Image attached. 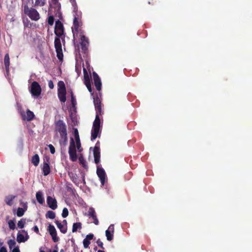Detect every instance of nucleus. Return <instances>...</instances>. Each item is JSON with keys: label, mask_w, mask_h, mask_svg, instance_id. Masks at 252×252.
I'll use <instances>...</instances> for the list:
<instances>
[{"label": "nucleus", "mask_w": 252, "mask_h": 252, "mask_svg": "<svg viewBox=\"0 0 252 252\" xmlns=\"http://www.w3.org/2000/svg\"><path fill=\"white\" fill-rule=\"evenodd\" d=\"M62 224L67 226V221L65 220H64L62 222Z\"/></svg>", "instance_id": "54"}, {"label": "nucleus", "mask_w": 252, "mask_h": 252, "mask_svg": "<svg viewBox=\"0 0 252 252\" xmlns=\"http://www.w3.org/2000/svg\"><path fill=\"white\" fill-rule=\"evenodd\" d=\"M44 4H45L44 0H36L35 3V5L42 6L44 5Z\"/></svg>", "instance_id": "37"}, {"label": "nucleus", "mask_w": 252, "mask_h": 252, "mask_svg": "<svg viewBox=\"0 0 252 252\" xmlns=\"http://www.w3.org/2000/svg\"><path fill=\"white\" fill-rule=\"evenodd\" d=\"M34 117L33 113L29 110H28L26 112V114L22 115L23 120L30 121L32 120Z\"/></svg>", "instance_id": "19"}, {"label": "nucleus", "mask_w": 252, "mask_h": 252, "mask_svg": "<svg viewBox=\"0 0 252 252\" xmlns=\"http://www.w3.org/2000/svg\"><path fill=\"white\" fill-rule=\"evenodd\" d=\"M51 237H52V238L53 241L54 242H57L59 241V237L57 236V233H54V234H51Z\"/></svg>", "instance_id": "41"}, {"label": "nucleus", "mask_w": 252, "mask_h": 252, "mask_svg": "<svg viewBox=\"0 0 252 252\" xmlns=\"http://www.w3.org/2000/svg\"><path fill=\"white\" fill-rule=\"evenodd\" d=\"M67 143V135L61 136L60 143L61 146L65 147Z\"/></svg>", "instance_id": "25"}, {"label": "nucleus", "mask_w": 252, "mask_h": 252, "mask_svg": "<svg viewBox=\"0 0 252 252\" xmlns=\"http://www.w3.org/2000/svg\"><path fill=\"white\" fill-rule=\"evenodd\" d=\"M94 238V235L93 234H89L87 235L85 239H87V240H89V241L92 240Z\"/></svg>", "instance_id": "47"}, {"label": "nucleus", "mask_w": 252, "mask_h": 252, "mask_svg": "<svg viewBox=\"0 0 252 252\" xmlns=\"http://www.w3.org/2000/svg\"><path fill=\"white\" fill-rule=\"evenodd\" d=\"M26 223V219H22L18 222V227L20 228H23Z\"/></svg>", "instance_id": "32"}, {"label": "nucleus", "mask_w": 252, "mask_h": 252, "mask_svg": "<svg viewBox=\"0 0 252 252\" xmlns=\"http://www.w3.org/2000/svg\"><path fill=\"white\" fill-rule=\"evenodd\" d=\"M32 164L35 166L38 165L39 162V157L37 154H35L32 157Z\"/></svg>", "instance_id": "28"}, {"label": "nucleus", "mask_w": 252, "mask_h": 252, "mask_svg": "<svg viewBox=\"0 0 252 252\" xmlns=\"http://www.w3.org/2000/svg\"><path fill=\"white\" fill-rule=\"evenodd\" d=\"M78 34H79L82 49L85 51L87 50V47L89 44L88 39L85 36L82 32H80Z\"/></svg>", "instance_id": "11"}, {"label": "nucleus", "mask_w": 252, "mask_h": 252, "mask_svg": "<svg viewBox=\"0 0 252 252\" xmlns=\"http://www.w3.org/2000/svg\"><path fill=\"white\" fill-rule=\"evenodd\" d=\"M83 243L84 247L85 249H87L89 248V246L90 244V241H89V240H87V239L85 238L83 240Z\"/></svg>", "instance_id": "38"}, {"label": "nucleus", "mask_w": 252, "mask_h": 252, "mask_svg": "<svg viewBox=\"0 0 252 252\" xmlns=\"http://www.w3.org/2000/svg\"><path fill=\"white\" fill-rule=\"evenodd\" d=\"M21 204L22 205L23 208L19 207L17 209V216L19 217L23 216L28 208L27 203L21 202Z\"/></svg>", "instance_id": "16"}, {"label": "nucleus", "mask_w": 252, "mask_h": 252, "mask_svg": "<svg viewBox=\"0 0 252 252\" xmlns=\"http://www.w3.org/2000/svg\"><path fill=\"white\" fill-rule=\"evenodd\" d=\"M94 85L97 90L100 91L101 89V82L100 78L96 73L94 72L93 73Z\"/></svg>", "instance_id": "12"}, {"label": "nucleus", "mask_w": 252, "mask_h": 252, "mask_svg": "<svg viewBox=\"0 0 252 252\" xmlns=\"http://www.w3.org/2000/svg\"><path fill=\"white\" fill-rule=\"evenodd\" d=\"M52 252H58L57 250H54Z\"/></svg>", "instance_id": "60"}, {"label": "nucleus", "mask_w": 252, "mask_h": 252, "mask_svg": "<svg viewBox=\"0 0 252 252\" xmlns=\"http://www.w3.org/2000/svg\"><path fill=\"white\" fill-rule=\"evenodd\" d=\"M96 173L100 179L101 185L104 186L105 182L107 181V176L104 170L102 167L98 166L97 167Z\"/></svg>", "instance_id": "7"}, {"label": "nucleus", "mask_w": 252, "mask_h": 252, "mask_svg": "<svg viewBox=\"0 0 252 252\" xmlns=\"http://www.w3.org/2000/svg\"><path fill=\"white\" fill-rule=\"evenodd\" d=\"M74 7V11L77 10V3L75 0H69Z\"/></svg>", "instance_id": "43"}, {"label": "nucleus", "mask_w": 252, "mask_h": 252, "mask_svg": "<svg viewBox=\"0 0 252 252\" xmlns=\"http://www.w3.org/2000/svg\"><path fill=\"white\" fill-rule=\"evenodd\" d=\"M58 96L62 102H65L66 101V90H58Z\"/></svg>", "instance_id": "18"}, {"label": "nucleus", "mask_w": 252, "mask_h": 252, "mask_svg": "<svg viewBox=\"0 0 252 252\" xmlns=\"http://www.w3.org/2000/svg\"><path fill=\"white\" fill-rule=\"evenodd\" d=\"M68 215V211L66 208H64L63 210L62 216L63 218H66Z\"/></svg>", "instance_id": "40"}, {"label": "nucleus", "mask_w": 252, "mask_h": 252, "mask_svg": "<svg viewBox=\"0 0 252 252\" xmlns=\"http://www.w3.org/2000/svg\"><path fill=\"white\" fill-rule=\"evenodd\" d=\"M55 216V213L52 211H48L46 214V217L51 219H54Z\"/></svg>", "instance_id": "31"}, {"label": "nucleus", "mask_w": 252, "mask_h": 252, "mask_svg": "<svg viewBox=\"0 0 252 252\" xmlns=\"http://www.w3.org/2000/svg\"><path fill=\"white\" fill-rule=\"evenodd\" d=\"M47 203L49 207L53 210H55L57 208V201L55 198L49 196H48L47 197Z\"/></svg>", "instance_id": "14"}, {"label": "nucleus", "mask_w": 252, "mask_h": 252, "mask_svg": "<svg viewBox=\"0 0 252 252\" xmlns=\"http://www.w3.org/2000/svg\"><path fill=\"white\" fill-rule=\"evenodd\" d=\"M83 72L84 75V82L86 86H87L88 83H89V84H91L90 79L89 75L88 74L87 71L85 68H83Z\"/></svg>", "instance_id": "27"}, {"label": "nucleus", "mask_w": 252, "mask_h": 252, "mask_svg": "<svg viewBox=\"0 0 252 252\" xmlns=\"http://www.w3.org/2000/svg\"><path fill=\"white\" fill-rule=\"evenodd\" d=\"M42 169L44 176H47L50 173V168L49 163L47 162H44Z\"/></svg>", "instance_id": "22"}, {"label": "nucleus", "mask_w": 252, "mask_h": 252, "mask_svg": "<svg viewBox=\"0 0 252 252\" xmlns=\"http://www.w3.org/2000/svg\"><path fill=\"white\" fill-rule=\"evenodd\" d=\"M55 223L58 227V228L60 229L61 232L63 234L65 233L67 231V226L62 224V222H60L58 220H56Z\"/></svg>", "instance_id": "23"}, {"label": "nucleus", "mask_w": 252, "mask_h": 252, "mask_svg": "<svg viewBox=\"0 0 252 252\" xmlns=\"http://www.w3.org/2000/svg\"><path fill=\"white\" fill-rule=\"evenodd\" d=\"M114 232V225L111 224L105 231V235L108 241H111L113 238V234Z\"/></svg>", "instance_id": "13"}, {"label": "nucleus", "mask_w": 252, "mask_h": 252, "mask_svg": "<svg viewBox=\"0 0 252 252\" xmlns=\"http://www.w3.org/2000/svg\"><path fill=\"white\" fill-rule=\"evenodd\" d=\"M48 86L50 89H52L54 88V84L52 81L50 80L48 82Z\"/></svg>", "instance_id": "48"}, {"label": "nucleus", "mask_w": 252, "mask_h": 252, "mask_svg": "<svg viewBox=\"0 0 252 252\" xmlns=\"http://www.w3.org/2000/svg\"><path fill=\"white\" fill-rule=\"evenodd\" d=\"M82 228V224L81 222H76L73 224L72 226V232H76L78 229H81Z\"/></svg>", "instance_id": "29"}, {"label": "nucleus", "mask_w": 252, "mask_h": 252, "mask_svg": "<svg viewBox=\"0 0 252 252\" xmlns=\"http://www.w3.org/2000/svg\"><path fill=\"white\" fill-rule=\"evenodd\" d=\"M32 229L36 233H39V229H38V227H37V226L35 225Z\"/></svg>", "instance_id": "49"}, {"label": "nucleus", "mask_w": 252, "mask_h": 252, "mask_svg": "<svg viewBox=\"0 0 252 252\" xmlns=\"http://www.w3.org/2000/svg\"><path fill=\"white\" fill-rule=\"evenodd\" d=\"M61 37L56 36L55 38V47L57 53V56L60 61H62L63 59V53L61 42Z\"/></svg>", "instance_id": "5"}, {"label": "nucleus", "mask_w": 252, "mask_h": 252, "mask_svg": "<svg viewBox=\"0 0 252 252\" xmlns=\"http://www.w3.org/2000/svg\"><path fill=\"white\" fill-rule=\"evenodd\" d=\"M36 198L37 201L40 203L42 204L44 201L42 193L41 191H38L36 193Z\"/></svg>", "instance_id": "26"}, {"label": "nucleus", "mask_w": 252, "mask_h": 252, "mask_svg": "<svg viewBox=\"0 0 252 252\" xmlns=\"http://www.w3.org/2000/svg\"><path fill=\"white\" fill-rule=\"evenodd\" d=\"M12 252H20V250L18 247L14 248Z\"/></svg>", "instance_id": "53"}, {"label": "nucleus", "mask_w": 252, "mask_h": 252, "mask_svg": "<svg viewBox=\"0 0 252 252\" xmlns=\"http://www.w3.org/2000/svg\"><path fill=\"white\" fill-rule=\"evenodd\" d=\"M88 215L93 218L94 220V223L95 225L98 224V220L96 218L95 212L94 208H90L88 211Z\"/></svg>", "instance_id": "17"}, {"label": "nucleus", "mask_w": 252, "mask_h": 252, "mask_svg": "<svg viewBox=\"0 0 252 252\" xmlns=\"http://www.w3.org/2000/svg\"><path fill=\"white\" fill-rule=\"evenodd\" d=\"M94 103L96 111V116L91 131V140L92 141L96 139L99 133L100 120L99 115L101 114V101L97 96L94 98Z\"/></svg>", "instance_id": "1"}, {"label": "nucleus", "mask_w": 252, "mask_h": 252, "mask_svg": "<svg viewBox=\"0 0 252 252\" xmlns=\"http://www.w3.org/2000/svg\"><path fill=\"white\" fill-rule=\"evenodd\" d=\"M54 19L53 16H49L48 19V23L49 25L52 26L53 25Z\"/></svg>", "instance_id": "42"}, {"label": "nucleus", "mask_w": 252, "mask_h": 252, "mask_svg": "<svg viewBox=\"0 0 252 252\" xmlns=\"http://www.w3.org/2000/svg\"><path fill=\"white\" fill-rule=\"evenodd\" d=\"M8 224L10 229L14 230L15 228V223L13 220H9L8 221Z\"/></svg>", "instance_id": "35"}, {"label": "nucleus", "mask_w": 252, "mask_h": 252, "mask_svg": "<svg viewBox=\"0 0 252 252\" xmlns=\"http://www.w3.org/2000/svg\"><path fill=\"white\" fill-rule=\"evenodd\" d=\"M55 33L56 36L61 37L63 33V27L60 21L56 22L55 27Z\"/></svg>", "instance_id": "8"}, {"label": "nucleus", "mask_w": 252, "mask_h": 252, "mask_svg": "<svg viewBox=\"0 0 252 252\" xmlns=\"http://www.w3.org/2000/svg\"><path fill=\"white\" fill-rule=\"evenodd\" d=\"M48 230L50 235L57 233L55 227L52 224H49Z\"/></svg>", "instance_id": "33"}, {"label": "nucleus", "mask_w": 252, "mask_h": 252, "mask_svg": "<svg viewBox=\"0 0 252 252\" xmlns=\"http://www.w3.org/2000/svg\"><path fill=\"white\" fill-rule=\"evenodd\" d=\"M24 13L32 20L37 21L40 17L38 12L34 8H29L28 6H24Z\"/></svg>", "instance_id": "3"}, {"label": "nucleus", "mask_w": 252, "mask_h": 252, "mask_svg": "<svg viewBox=\"0 0 252 252\" xmlns=\"http://www.w3.org/2000/svg\"><path fill=\"white\" fill-rule=\"evenodd\" d=\"M60 252H64L63 249L61 250Z\"/></svg>", "instance_id": "59"}, {"label": "nucleus", "mask_w": 252, "mask_h": 252, "mask_svg": "<svg viewBox=\"0 0 252 252\" xmlns=\"http://www.w3.org/2000/svg\"><path fill=\"white\" fill-rule=\"evenodd\" d=\"M3 245V242H1L0 240V247H1Z\"/></svg>", "instance_id": "57"}, {"label": "nucleus", "mask_w": 252, "mask_h": 252, "mask_svg": "<svg viewBox=\"0 0 252 252\" xmlns=\"http://www.w3.org/2000/svg\"><path fill=\"white\" fill-rule=\"evenodd\" d=\"M9 57L8 54H6L5 55L4 62V65L6 70V72H8L9 71V66L10 64L9 61Z\"/></svg>", "instance_id": "24"}, {"label": "nucleus", "mask_w": 252, "mask_h": 252, "mask_svg": "<svg viewBox=\"0 0 252 252\" xmlns=\"http://www.w3.org/2000/svg\"><path fill=\"white\" fill-rule=\"evenodd\" d=\"M75 143H76V145H75L76 148H77L78 149L79 152H81L82 151V149H81V145L80 141L75 142Z\"/></svg>", "instance_id": "44"}, {"label": "nucleus", "mask_w": 252, "mask_h": 252, "mask_svg": "<svg viewBox=\"0 0 252 252\" xmlns=\"http://www.w3.org/2000/svg\"><path fill=\"white\" fill-rule=\"evenodd\" d=\"M96 243L99 247H100L102 249H104L103 243L100 241L99 239L97 240Z\"/></svg>", "instance_id": "46"}, {"label": "nucleus", "mask_w": 252, "mask_h": 252, "mask_svg": "<svg viewBox=\"0 0 252 252\" xmlns=\"http://www.w3.org/2000/svg\"><path fill=\"white\" fill-rule=\"evenodd\" d=\"M40 252H45L43 251H40Z\"/></svg>", "instance_id": "61"}, {"label": "nucleus", "mask_w": 252, "mask_h": 252, "mask_svg": "<svg viewBox=\"0 0 252 252\" xmlns=\"http://www.w3.org/2000/svg\"><path fill=\"white\" fill-rule=\"evenodd\" d=\"M83 183L85 184V177H84V175L83 176Z\"/></svg>", "instance_id": "56"}, {"label": "nucleus", "mask_w": 252, "mask_h": 252, "mask_svg": "<svg viewBox=\"0 0 252 252\" xmlns=\"http://www.w3.org/2000/svg\"><path fill=\"white\" fill-rule=\"evenodd\" d=\"M74 136H76L77 135H79V132L77 128H75L74 129Z\"/></svg>", "instance_id": "50"}, {"label": "nucleus", "mask_w": 252, "mask_h": 252, "mask_svg": "<svg viewBox=\"0 0 252 252\" xmlns=\"http://www.w3.org/2000/svg\"><path fill=\"white\" fill-rule=\"evenodd\" d=\"M79 26V25L78 19L75 17L73 20V27L72 28L74 39H75L76 36H78V33L80 32L78 30Z\"/></svg>", "instance_id": "9"}, {"label": "nucleus", "mask_w": 252, "mask_h": 252, "mask_svg": "<svg viewBox=\"0 0 252 252\" xmlns=\"http://www.w3.org/2000/svg\"><path fill=\"white\" fill-rule=\"evenodd\" d=\"M30 92L34 97H38L41 92V89L39 84L36 81H34L31 85Z\"/></svg>", "instance_id": "6"}, {"label": "nucleus", "mask_w": 252, "mask_h": 252, "mask_svg": "<svg viewBox=\"0 0 252 252\" xmlns=\"http://www.w3.org/2000/svg\"><path fill=\"white\" fill-rule=\"evenodd\" d=\"M0 252H7L6 249L4 247H2L0 249Z\"/></svg>", "instance_id": "52"}, {"label": "nucleus", "mask_w": 252, "mask_h": 252, "mask_svg": "<svg viewBox=\"0 0 252 252\" xmlns=\"http://www.w3.org/2000/svg\"><path fill=\"white\" fill-rule=\"evenodd\" d=\"M95 146H98V147L99 148V142L98 141L96 142Z\"/></svg>", "instance_id": "55"}, {"label": "nucleus", "mask_w": 252, "mask_h": 252, "mask_svg": "<svg viewBox=\"0 0 252 252\" xmlns=\"http://www.w3.org/2000/svg\"><path fill=\"white\" fill-rule=\"evenodd\" d=\"M58 90H66L65 87V84L63 81H59L58 84Z\"/></svg>", "instance_id": "34"}, {"label": "nucleus", "mask_w": 252, "mask_h": 252, "mask_svg": "<svg viewBox=\"0 0 252 252\" xmlns=\"http://www.w3.org/2000/svg\"><path fill=\"white\" fill-rule=\"evenodd\" d=\"M22 232L25 234V236L23 234H21L19 232L17 236V241L18 243H22L27 241L29 239V236L28 234L27 231L25 230H22Z\"/></svg>", "instance_id": "10"}, {"label": "nucleus", "mask_w": 252, "mask_h": 252, "mask_svg": "<svg viewBox=\"0 0 252 252\" xmlns=\"http://www.w3.org/2000/svg\"><path fill=\"white\" fill-rule=\"evenodd\" d=\"M56 130L59 132L60 136L67 135L66 126L62 120H59L55 123Z\"/></svg>", "instance_id": "4"}, {"label": "nucleus", "mask_w": 252, "mask_h": 252, "mask_svg": "<svg viewBox=\"0 0 252 252\" xmlns=\"http://www.w3.org/2000/svg\"><path fill=\"white\" fill-rule=\"evenodd\" d=\"M7 243L10 249L14 248L16 245V242L14 240L12 239L8 240Z\"/></svg>", "instance_id": "36"}, {"label": "nucleus", "mask_w": 252, "mask_h": 252, "mask_svg": "<svg viewBox=\"0 0 252 252\" xmlns=\"http://www.w3.org/2000/svg\"><path fill=\"white\" fill-rule=\"evenodd\" d=\"M94 162L97 164L100 161V149L98 146H95L93 151Z\"/></svg>", "instance_id": "15"}, {"label": "nucleus", "mask_w": 252, "mask_h": 252, "mask_svg": "<svg viewBox=\"0 0 252 252\" xmlns=\"http://www.w3.org/2000/svg\"><path fill=\"white\" fill-rule=\"evenodd\" d=\"M48 147L49 148L51 153L52 154H54L55 152V149L54 146L52 144H49L48 145Z\"/></svg>", "instance_id": "45"}, {"label": "nucleus", "mask_w": 252, "mask_h": 252, "mask_svg": "<svg viewBox=\"0 0 252 252\" xmlns=\"http://www.w3.org/2000/svg\"><path fill=\"white\" fill-rule=\"evenodd\" d=\"M15 198V195H8L5 196L4 198V202L7 205L11 206L13 204V200Z\"/></svg>", "instance_id": "21"}, {"label": "nucleus", "mask_w": 252, "mask_h": 252, "mask_svg": "<svg viewBox=\"0 0 252 252\" xmlns=\"http://www.w3.org/2000/svg\"><path fill=\"white\" fill-rule=\"evenodd\" d=\"M71 104L73 107H75V105L76 104V102L75 100V98L74 96L73 95V93L71 92Z\"/></svg>", "instance_id": "39"}, {"label": "nucleus", "mask_w": 252, "mask_h": 252, "mask_svg": "<svg viewBox=\"0 0 252 252\" xmlns=\"http://www.w3.org/2000/svg\"><path fill=\"white\" fill-rule=\"evenodd\" d=\"M79 161L80 164H81L83 167H84L85 168H87V165L86 163V161L83 157L81 156L79 158Z\"/></svg>", "instance_id": "30"}, {"label": "nucleus", "mask_w": 252, "mask_h": 252, "mask_svg": "<svg viewBox=\"0 0 252 252\" xmlns=\"http://www.w3.org/2000/svg\"><path fill=\"white\" fill-rule=\"evenodd\" d=\"M87 89H88L89 91L91 93L92 92V88H91V84H89V83H88V85L86 86Z\"/></svg>", "instance_id": "51"}, {"label": "nucleus", "mask_w": 252, "mask_h": 252, "mask_svg": "<svg viewBox=\"0 0 252 252\" xmlns=\"http://www.w3.org/2000/svg\"><path fill=\"white\" fill-rule=\"evenodd\" d=\"M54 0L55 1H56V2L58 1V0Z\"/></svg>", "instance_id": "62"}, {"label": "nucleus", "mask_w": 252, "mask_h": 252, "mask_svg": "<svg viewBox=\"0 0 252 252\" xmlns=\"http://www.w3.org/2000/svg\"><path fill=\"white\" fill-rule=\"evenodd\" d=\"M68 175L71 180V181L75 183L76 185H78L80 181L79 179V177L77 175L73 172H69Z\"/></svg>", "instance_id": "20"}, {"label": "nucleus", "mask_w": 252, "mask_h": 252, "mask_svg": "<svg viewBox=\"0 0 252 252\" xmlns=\"http://www.w3.org/2000/svg\"><path fill=\"white\" fill-rule=\"evenodd\" d=\"M74 139L73 138H70L68 149V154L69 155V158L70 160L72 161H76L77 159L75 142L80 141L79 135H77L76 136H75Z\"/></svg>", "instance_id": "2"}, {"label": "nucleus", "mask_w": 252, "mask_h": 252, "mask_svg": "<svg viewBox=\"0 0 252 252\" xmlns=\"http://www.w3.org/2000/svg\"><path fill=\"white\" fill-rule=\"evenodd\" d=\"M97 252H104L103 251L98 250Z\"/></svg>", "instance_id": "58"}]
</instances>
